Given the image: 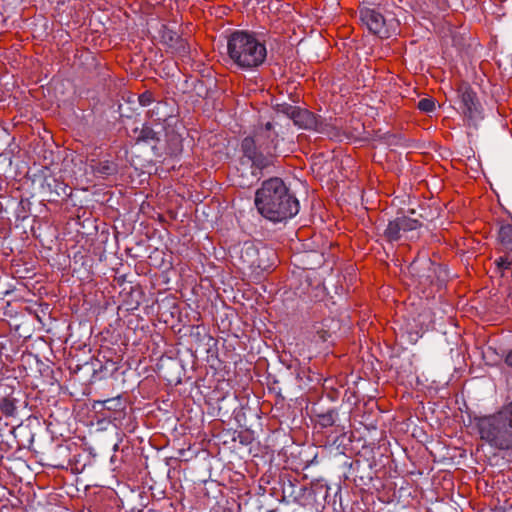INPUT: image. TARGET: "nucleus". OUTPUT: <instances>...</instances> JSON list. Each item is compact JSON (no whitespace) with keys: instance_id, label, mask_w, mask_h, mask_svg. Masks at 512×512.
Here are the masks:
<instances>
[{"instance_id":"1","label":"nucleus","mask_w":512,"mask_h":512,"mask_svg":"<svg viewBox=\"0 0 512 512\" xmlns=\"http://www.w3.org/2000/svg\"><path fill=\"white\" fill-rule=\"evenodd\" d=\"M279 136L271 122L260 125L253 135L244 137L240 143L239 162L242 167L250 169L248 174L238 169V184L250 187L263 176V171L274 166L279 155Z\"/></svg>"},{"instance_id":"2","label":"nucleus","mask_w":512,"mask_h":512,"mask_svg":"<svg viewBox=\"0 0 512 512\" xmlns=\"http://www.w3.org/2000/svg\"><path fill=\"white\" fill-rule=\"evenodd\" d=\"M254 202L258 212L273 223L293 218L300 207L297 198L279 177L263 181L255 193Z\"/></svg>"},{"instance_id":"3","label":"nucleus","mask_w":512,"mask_h":512,"mask_svg":"<svg viewBox=\"0 0 512 512\" xmlns=\"http://www.w3.org/2000/svg\"><path fill=\"white\" fill-rule=\"evenodd\" d=\"M475 427L482 441L491 448L512 450V398L502 408L490 415L475 418Z\"/></svg>"},{"instance_id":"4","label":"nucleus","mask_w":512,"mask_h":512,"mask_svg":"<svg viewBox=\"0 0 512 512\" xmlns=\"http://www.w3.org/2000/svg\"><path fill=\"white\" fill-rule=\"evenodd\" d=\"M227 53L229 59L238 68L250 70L262 65L267 56V49L255 34L236 30L228 38Z\"/></svg>"},{"instance_id":"5","label":"nucleus","mask_w":512,"mask_h":512,"mask_svg":"<svg viewBox=\"0 0 512 512\" xmlns=\"http://www.w3.org/2000/svg\"><path fill=\"white\" fill-rule=\"evenodd\" d=\"M238 256L241 268L255 275L269 271L277 260L275 250L262 243H254L252 241H245L241 245Z\"/></svg>"},{"instance_id":"6","label":"nucleus","mask_w":512,"mask_h":512,"mask_svg":"<svg viewBox=\"0 0 512 512\" xmlns=\"http://www.w3.org/2000/svg\"><path fill=\"white\" fill-rule=\"evenodd\" d=\"M408 270L415 282L424 288L429 286L443 288L450 278L449 271L445 266L433 262L427 256L416 257L409 265Z\"/></svg>"},{"instance_id":"7","label":"nucleus","mask_w":512,"mask_h":512,"mask_svg":"<svg viewBox=\"0 0 512 512\" xmlns=\"http://www.w3.org/2000/svg\"><path fill=\"white\" fill-rule=\"evenodd\" d=\"M359 18L371 33L380 38H389L399 26V21L394 13L384 14L379 7L360 9Z\"/></svg>"},{"instance_id":"8","label":"nucleus","mask_w":512,"mask_h":512,"mask_svg":"<svg viewBox=\"0 0 512 512\" xmlns=\"http://www.w3.org/2000/svg\"><path fill=\"white\" fill-rule=\"evenodd\" d=\"M456 92L458 110L469 126L477 127L484 118V109L477 93L467 83L460 84Z\"/></svg>"},{"instance_id":"9","label":"nucleus","mask_w":512,"mask_h":512,"mask_svg":"<svg viewBox=\"0 0 512 512\" xmlns=\"http://www.w3.org/2000/svg\"><path fill=\"white\" fill-rule=\"evenodd\" d=\"M422 227V223L405 214H398L385 225L382 236L389 243L412 240L417 235L415 231Z\"/></svg>"},{"instance_id":"10","label":"nucleus","mask_w":512,"mask_h":512,"mask_svg":"<svg viewBox=\"0 0 512 512\" xmlns=\"http://www.w3.org/2000/svg\"><path fill=\"white\" fill-rule=\"evenodd\" d=\"M279 483L282 490V502L304 506L307 500L308 487L291 474H281Z\"/></svg>"},{"instance_id":"11","label":"nucleus","mask_w":512,"mask_h":512,"mask_svg":"<svg viewBox=\"0 0 512 512\" xmlns=\"http://www.w3.org/2000/svg\"><path fill=\"white\" fill-rule=\"evenodd\" d=\"M292 120L299 128L313 130L329 137L336 136L335 127L307 109L299 108Z\"/></svg>"},{"instance_id":"12","label":"nucleus","mask_w":512,"mask_h":512,"mask_svg":"<svg viewBox=\"0 0 512 512\" xmlns=\"http://www.w3.org/2000/svg\"><path fill=\"white\" fill-rule=\"evenodd\" d=\"M159 37L160 42L165 45L171 53L182 57L189 54L190 47L187 41L168 26H161L159 30Z\"/></svg>"},{"instance_id":"13","label":"nucleus","mask_w":512,"mask_h":512,"mask_svg":"<svg viewBox=\"0 0 512 512\" xmlns=\"http://www.w3.org/2000/svg\"><path fill=\"white\" fill-rule=\"evenodd\" d=\"M41 192L48 196L49 201L67 199L72 194V189L63 181L54 176H45L40 184Z\"/></svg>"},{"instance_id":"14","label":"nucleus","mask_w":512,"mask_h":512,"mask_svg":"<svg viewBox=\"0 0 512 512\" xmlns=\"http://www.w3.org/2000/svg\"><path fill=\"white\" fill-rule=\"evenodd\" d=\"M342 323L335 317H326L313 324V332L323 342L334 341L341 332Z\"/></svg>"},{"instance_id":"15","label":"nucleus","mask_w":512,"mask_h":512,"mask_svg":"<svg viewBox=\"0 0 512 512\" xmlns=\"http://www.w3.org/2000/svg\"><path fill=\"white\" fill-rule=\"evenodd\" d=\"M175 108L164 101H158L154 107L150 110L151 118L158 122L156 126H171L178 120L174 114Z\"/></svg>"},{"instance_id":"16","label":"nucleus","mask_w":512,"mask_h":512,"mask_svg":"<svg viewBox=\"0 0 512 512\" xmlns=\"http://www.w3.org/2000/svg\"><path fill=\"white\" fill-rule=\"evenodd\" d=\"M159 129H156L153 126L148 124H143L142 128L139 130L137 135V141L143 142L149 145L154 154H158V145L162 141L164 126H157Z\"/></svg>"},{"instance_id":"17","label":"nucleus","mask_w":512,"mask_h":512,"mask_svg":"<svg viewBox=\"0 0 512 512\" xmlns=\"http://www.w3.org/2000/svg\"><path fill=\"white\" fill-rule=\"evenodd\" d=\"M126 407L127 401L122 395H117L104 400H95L93 403V408L98 411L107 410L117 414L124 412Z\"/></svg>"},{"instance_id":"18","label":"nucleus","mask_w":512,"mask_h":512,"mask_svg":"<svg viewBox=\"0 0 512 512\" xmlns=\"http://www.w3.org/2000/svg\"><path fill=\"white\" fill-rule=\"evenodd\" d=\"M190 337L197 344H204L207 346L206 353L211 356H214L216 351L213 348L216 347L217 341L209 334L206 333L205 328L199 325H194L191 327Z\"/></svg>"},{"instance_id":"19","label":"nucleus","mask_w":512,"mask_h":512,"mask_svg":"<svg viewBox=\"0 0 512 512\" xmlns=\"http://www.w3.org/2000/svg\"><path fill=\"white\" fill-rule=\"evenodd\" d=\"M349 466L355 472L354 483L356 486H368L372 482L371 464L363 465L361 461L355 460Z\"/></svg>"},{"instance_id":"20","label":"nucleus","mask_w":512,"mask_h":512,"mask_svg":"<svg viewBox=\"0 0 512 512\" xmlns=\"http://www.w3.org/2000/svg\"><path fill=\"white\" fill-rule=\"evenodd\" d=\"M91 168L94 174L108 178L118 173V164L111 160H101L91 164Z\"/></svg>"},{"instance_id":"21","label":"nucleus","mask_w":512,"mask_h":512,"mask_svg":"<svg viewBox=\"0 0 512 512\" xmlns=\"http://www.w3.org/2000/svg\"><path fill=\"white\" fill-rule=\"evenodd\" d=\"M313 411L317 418V423L322 428L333 426L338 419V411L336 408H329L326 411L314 408Z\"/></svg>"},{"instance_id":"22","label":"nucleus","mask_w":512,"mask_h":512,"mask_svg":"<svg viewBox=\"0 0 512 512\" xmlns=\"http://www.w3.org/2000/svg\"><path fill=\"white\" fill-rule=\"evenodd\" d=\"M311 490L314 491L315 493L323 491L324 492V500L328 504H330V502L332 501L333 505H335L336 499L338 497H339V500L341 501V488L339 486H337L335 488V492L332 497L330 495L331 487H329L326 483L318 482L316 484H313Z\"/></svg>"},{"instance_id":"23","label":"nucleus","mask_w":512,"mask_h":512,"mask_svg":"<svg viewBox=\"0 0 512 512\" xmlns=\"http://www.w3.org/2000/svg\"><path fill=\"white\" fill-rule=\"evenodd\" d=\"M14 398L6 397L0 402V410L5 416H14L17 408Z\"/></svg>"},{"instance_id":"24","label":"nucleus","mask_w":512,"mask_h":512,"mask_svg":"<svg viewBox=\"0 0 512 512\" xmlns=\"http://www.w3.org/2000/svg\"><path fill=\"white\" fill-rule=\"evenodd\" d=\"M119 369L118 363L113 360H107L105 364H101L98 369H94L95 372L99 371L103 373L104 377L112 376Z\"/></svg>"},{"instance_id":"25","label":"nucleus","mask_w":512,"mask_h":512,"mask_svg":"<svg viewBox=\"0 0 512 512\" xmlns=\"http://www.w3.org/2000/svg\"><path fill=\"white\" fill-rule=\"evenodd\" d=\"M417 108L426 113H430L435 109V101L432 98H422L417 104Z\"/></svg>"},{"instance_id":"26","label":"nucleus","mask_w":512,"mask_h":512,"mask_svg":"<svg viewBox=\"0 0 512 512\" xmlns=\"http://www.w3.org/2000/svg\"><path fill=\"white\" fill-rule=\"evenodd\" d=\"M300 107L293 106L290 104H282L279 105V111L285 115H287L290 119H293L294 115L298 111Z\"/></svg>"},{"instance_id":"27","label":"nucleus","mask_w":512,"mask_h":512,"mask_svg":"<svg viewBox=\"0 0 512 512\" xmlns=\"http://www.w3.org/2000/svg\"><path fill=\"white\" fill-rule=\"evenodd\" d=\"M138 100L141 106L146 107L153 102V95L151 92L146 91L139 95Z\"/></svg>"},{"instance_id":"28","label":"nucleus","mask_w":512,"mask_h":512,"mask_svg":"<svg viewBox=\"0 0 512 512\" xmlns=\"http://www.w3.org/2000/svg\"><path fill=\"white\" fill-rule=\"evenodd\" d=\"M505 363H506L509 367H512V349H511V350L508 352V354L506 355Z\"/></svg>"},{"instance_id":"29","label":"nucleus","mask_w":512,"mask_h":512,"mask_svg":"<svg viewBox=\"0 0 512 512\" xmlns=\"http://www.w3.org/2000/svg\"><path fill=\"white\" fill-rule=\"evenodd\" d=\"M22 430H23V428L21 426H19L18 428L13 429L12 432L15 434L17 431H22Z\"/></svg>"},{"instance_id":"30","label":"nucleus","mask_w":512,"mask_h":512,"mask_svg":"<svg viewBox=\"0 0 512 512\" xmlns=\"http://www.w3.org/2000/svg\"><path fill=\"white\" fill-rule=\"evenodd\" d=\"M266 512H277V510H275V509H270V510H267Z\"/></svg>"},{"instance_id":"31","label":"nucleus","mask_w":512,"mask_h":512,"mask_svg":"<svg viewBox=\"0 0 512 512\" xmlns=\"http://www.w3.org/2000/svg\"><path fill=\"white\" fill-rule=\"evenodd\" d=\"M409 212H410L411 214H414V213H415V211H414L413 209H412V210H409Z\"/></svg>"}]
</instances>
